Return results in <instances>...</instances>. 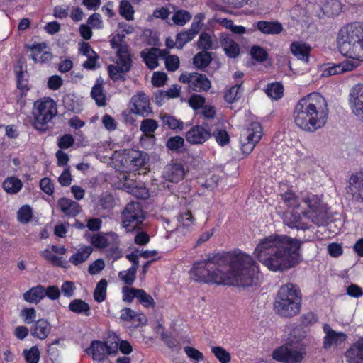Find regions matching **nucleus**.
<instances>
[{"instance_id": "obj_1", "label": "nucleus", "mask_w": 363, "mask_h": 363, "mask_svg": "<svg viewBox=\"0 0 363 363\" xmlns=\"http://www.w3.org/2000/svg\"><path fill=\"white\" fill-rule=\"evenodd\" d=\"M258 273L257 262L240 250L198 261L190 272L191 278L197 282L243 287L255 284Z\"/></svg>"}, {"instance_id": "obj_2", "label": "nucleus", "mask_w": 363, "mask_h": 363, "mask_svg": "<svg viewBox=\"0 0 363 363\" xmlns=\"http://www.w3.org/2000/svg\"><path fill=\"white\" fill-rule=\"evenodd\" d=\"M300 244L286 235L272 234L259 240L253 254L270 271H284L300 262Z\"/></svg>"}, {"instance_id": "obj_3", "label": "nucleus", "mask_w": 363, "mask_h": 363, "mask_svg": "<svg viewBox=\"0 0 363 363\" xmlns=\"http://www.w3.org/2000/svg\"><path fill=\"white\" fill-rule=\"evenodd\" d=\"M329 109L325 99L319 93H311L302 97L295 106L293 118L301 130L313 133L325 126Z\"/></svg>"}, {"instance_id": "obj_4", "label": "nucleus", "mask_w": 363, "mask_h": 363, "mask_svg": "<svg viewBox=\"0 0 363 363\" xmlns=\"http://www.w3.org/2000/svg\"><path fill=\"white\" fill-rule=\"evenodd\" d=\"M300 213L296 214L287 212L284 215V223L291 228L306 230L308 225L303 221V218L311 220L317 225H325L329 216L326 205L317 194L306 192L302 194Z\"/></svg>"}, {"instance_id": "obj_5", "label": "nucleus", "mask_w": 363, "mask_h": 363, "mask_svg": "<svg viewBox=\"0 0 363 363\" xmlns=\"http://www.w3.org/2000/svg\"><path fill=\"white\" fill-rule=\"evenodd\" d=\"M340 52L348 58L362 60L363 52V25L352 23L342 28L337 35Z\"/></svg>"}, {"instance_id": "obj_6", "label": "nucleus", "mask_w": 363, "mask_h": 363, "mask_svg": "<svg viewBox=\"0 0 363 363\" xmlns=\"http://www.w3.org/2000/svg\"><path fill=\"white\" fill-rule=\"evenodd\" d=\"M301 293L298 287L291 283L282 286L277 293L274 307L283 317H293L300 312Z\"/></svg>"}, {"instance_id": "obj_7", "label": "nucleus", "mask_w": 363, "mask_h": 363, "mask_svg": "<svg viewBox=\"0 0 363 363\" xmlns=\"http://www.w3.org/2000/svg\"><path fill=\"white\" fill-rule=\"evenodd\" d=\"M125 38V34L118 30L110 35L111 48L117 49L116 65L108 67L109 76L114 81L120 79L122 74L128 72L131 67L130 54L128 45L124 43Z\"/></svg>"}, {"instance_id": "obj_8", "label": "nucleus", "mask_w": 363, "mask_h": 363, "mask_svg": "<svg viewBox=\"0 0 363 363\" xmlns=\"http://www.w3.org/2000/svg\"><path fill=\"white\" fill-rule=\"evenodd\" d=\"M57 114L55 101L50 97H44L34 102L32 110L33 125L39 130H45V126Z\"/></svg>"}, {"instance_id": "obj_9", "label": "nucleus", "mask_w": 363, "mask_h": 363, "mask_svg": "<svg viewBox=\"0 0 363 363\" xmlns=\"http://www.w3.org/2000/svg\"><path fill=\"white\" fill-rule=\"evenodd\" d=\"M305 354V347L301 341L291 340L276 348L272 352V357L285 363H300Z\"/></svg>"}, {"instance_id": "obj_10", "label": "nucleus", "mask_w": 363, "mask_h": 363, "mask_svg": "<svg viewBox=\"0 0 363 363\" xmlns=\"http://www.w3.org/2000/svg\"><path fill=\"white\" fill-rule=\"evenodd\" d=\"M145 213L138 202L128 203L121 212V226L128 233L133 232L142 225Z\"/></svg>"}, {"instance_id": "obj_11", "label": "nucleus", "mask_w": 363, "mask_h": 363, "mask_svg": "<svg viewBox=\"0 0 363 363\" xmlns=\"http://www.w3.org/2000/svg\"><path fill=\"white\" fill-rule=\"evenodd\" d=\"M118 349V337L113 335L106 342L102 341H93L90 347L86 352L91 355L94 361L102 362L108 354H116Z\"/></svg>"}, {"instance_id": "obj_12", "label": "nucleus", "mask_w": 363, "mask_h": 363, "mask_svg": "<svg viewBox=\"0 0 363 363\" xmlns=\"http://www.w3.org/2000/svg\"><path fill=\"white\" fill-rule=\"evenodd\" d=\"M262 134V128L257 122L251 123L247 128L244 129L240 138L242 153L249 155L260 140Z\"/></svg>"}, {"instance_id": "obj_13", "label": "nucleus", "mask_w": 363, "mask_h": 363, "mask_svg": "<svg viewBox=\"0 0 363 363\" xmlns=\"http://www.w3.org/2000/svg\"><path fill=\"white\" fill-rule=\"evenodd\" d=\"M90 242L96 248L110 247L109 255L112 256L114 259L120 257V251L118 247V235L116 233L110 232L106 234H95L91 237Z\"/></svg>"}, {"instance_id": "obj_14", "label": "nucleus", "mask_w": 363, "mask_h": 363, "mask_svg": "<svg viewBox=\"0 0 363 363\" xmlns=\"http://www.w3.org/2000/svg\"><path fill=\"white\" fill-rule=\"evenodd\" d=\"M179 81L188 84L191 89L197 92L207 91L211 87V82L208 77L197 72L182 74Z\"/></svg>"}, {"instance_id": "obj_15", "label": "nucleus", "mask_w": 363, "mask_h": 363, "mask_svg": "<svg viewBox=\"0 0 363 363\" xmlns=\"http://www.w3.org/2000/svg\"><path fill=\"white\" fill-rule=\"evenodd\" d=\"M323 330L325 333L323 347L325 350L337 348L347 341V335L345 333L333 330L328 324L323 325Z\"/></svg>"}, {"instance_id": "obj_16", "label": "nucleus", "mask_w": 363, "mask_h": 363, "mask_svg": "<svg viewBox=\"0 0 363 363\" xmlns=\"http://www.w3.org/2000/svg\"><path fill=\"white\" fill-rule=\"evenodd\" d=\"M349 106L352 113L359 118L363 117V85L357 84L350 91Z\"/></svg>"}, {"instance_id": "obj_17", "label": "nucleus", "mask_w": 363, "mask_h": 363, "mask_svg": "<svg viewBox=\"0 0 363 363\" xmlns=\"http://www.w3.org/2000/svg\"><path fill=\"white\" fill-rule=\"evenodd\" d=\"M362 60L347 59L340 63L334 64L325 67L322 73V76L328 77L332 75L342 74L345 72H351L360 66Z\"/></svg>"}, {"instance_id": "obj_18", "label": "nucleus", "mask_w": 363, "mask_h": 363, "mask_svg": "<svg viewBox=\"0 0 363 363\" xmlns=\"http://www.w3.org/2000/svg\"><path fill=\"white\" fill-rule=\"evenodd\" d=\"M204 18L202 13H199L194 22L191 23V28L184 32L179 33L176 36V47L182 49L184 45L190 42L197 35L201 29V22Z\"/></svg>"}, {"instance_id": "obj_19", "label": "nucleus", "mask_w": 363, "mask_h": 363, "mask_svg": "<svg viewBox=\"0 0 363 363\" xmlns=\"http://www.w3.org/2000/svg\"><path fill=\"white\" fill-rule=\"evenodd\" d=\"M66 252L67 249L64 246L51 245L43 250L41 255L47 262L52 265L67 269L68 268V262L56 255V254L63 255Z\"/></svg>"}, {"instance_id": "obj_20", "label": "nucleus", "mask_w": 363, "mask_h": 363, "mask_svg": "<svg viewBox=\"0 0 363 363\" xmlns=\"http://www.w3.org/2000/svg\"><path fill=\"white\" fill-rule=\"evenodd\" d=\"M130 105L131 111L135 114L146 117L152 113L149 98L144 93L139 92L134 95L131 99Z\"/></svg>"}, {"instance_id": "obj_21", "label": "nucleus", "mask_w": 363, "mask_h": 363, "mask_svg": "<svg viewBox=\"0 0 363 363\" xmlns=\"http://www.w3.org/2000/svg\"><path fill=\"white\" fill-rule=\"evenodd\" d=\"M148 160L149 157L146 152L130 150L125 157V162L128 164L125 169L129 172H135L145 166Z\"/></svg>"}, {"instance_id": "obj_22", "label": "nucleus", "mask_w": 363, "mask_h": 363, "mask_svg": "<svg viewBox=\"0 0 363 363\" xmlns=\"http://www.w3.org/2000/svg\"><path fill=\"white\" fill-rule=\"evenodd\" d=\"M72 255L69 258L68 263H71L75 267H79L86 262L91 253L93 247L91 245H79L77 247L71 248Z\"/></svg>"}, {"instance_id": "obj_23", "label": "nucleus", "mask_w": 363, "mask_h": 363, "mask_svg": "<svg viewBox=\"0 0 363 363\" xmlns=\"http://www.w3.org/2000/svg\"><path fill=\"white\" fill-rule=\"evenodd\" d=\"M28 47L31 52L30 57L35 63H47L52 58V55L45 43L33 44Z\"/></svg>"}, {"instance_id": "obj_24", "label": "nucleus", "mask_w": 363, "mask_h": 363, "mask_svg": "<svg viewBox=\"0 0 363 363\" xmlns=\"http://www.w3.org/2000/svg\"><path fill=\"white\" fill-rule=\"evenodd\" d=\"M211 136L210 130L202 125H195L186 133L187 142L191 144H203Z\"/></svg>"}, {"instance_id": "obj_25", "label": "nucleus", "mask_w": 363, "mask_h": 363, "mask_svg": "<svg viewBox=\"0 0 363 363\" xmlns=\"http://www.w3.org/2000/svg\"><path fill=\"white\" fill-rule=\"evenodd\" d=\"M185 175L184 167L181 164L172 163L167 165L163 172V177L165 180L177 183L182 181Z\"/></svg>"}, {"instance_id": "obj_26", "label": "nucleus", "mask_w": 363, "mask_h": 363, "mask_svg": "<svg viewBox=\"0 0 363 363\" xmlns=\"http://www.w3.org/2000/svg\"><path fill=\"white\" fill-rule=\"evenodd\" d=\"M345 358L348 363H362L363 340L359 339L352 344L345 352Z\"/></svg>"}, {"instance_id": "obj_27", "label": "nucleus", "mask_w": 363, "mask_h": 363, "mask_svg": "<svg viewBox=\"0 0 363 363\" xmlns=\"http://www.w3.org/2000/svg\"><path fill=\"white\" fill-rule=\"evenodd\" d=\"M363 189V174L359 172L353 174L349 181L347 192L352 195V197L359 200L362 199V191Z\"/></svg>"}, {"instance_id": "obj_28", "label": "nucleus", "mask_w": 363, "mask_h": 363, "mask_svg": "<svg viewBox=\"0 0 363 363\" xmlns=\"http://www.w3.org/2000/svg\"><path fill=\"white\" fill-rule=\"evenodd\" d=\"M178 223L176 230L178 233L186 234L192 229L195 220L189 211H185L179 213Z\"/></svg>"}, {"instance_id": "obj_29", "label": "nucleus", "mask_w": 363, "mask_h": 363, "mask_svg": "<svg viewBox=\"0 0 363 363\" xmlns=\"http://www.w3.org/2000/svg\"><path fill=\"white\" fill-rule=\"evenodd\" d=\"M292 54L298 60L308 63L311 48L301 41L293 42L290 47Z\"/></svg>"}, {"instance_id": "obj_30", "label": "nucleus", "mask_w": 363, "mask_h": 363, "mask_svg": "<svg viewBox=\"0 0 363 363\" xmlns=\"http://www.w3.org/2000/svg\"><path fill=\"white\" fill-rule=\"evenodd\" d=\"M51 330L50 323L45 319H39L30 329L31 335L40 340L45 339Z\"/></svg>"}, {"instance_id": "obj_31", "label": "nucleus", "mask_w": 363, "mask_h": 363, "mask_svg": "<svg viewBox=\"0 0 363 363\" xmlns=\"http://www.w3.org/2000/svg\"><path fill=\"white\" fill-rule=\"evenodd\" d=\"M162 51L157 48L145 49L141 52L146 65L150 69H155L158 66V58Z\"/></svg>"}, {"instance_id": "obj_32", "label": "nucleus", "mask_w": 363, "mask_h": 363, "mask_svg": "<svg viewBox=\"0 0 363 363\" xmlns=\"http://www.w3.org/2000/svg\"><path fill=\"white\" fill-rule=\"evenodd\" d=\"M58 206L60 210L68 216H75L81 210L79 205L77 202L65 198L59 200Z\"/></svg>"}, {"instance_id": "obj_33", "label": "nucleus", "mask_w": 363, "mask_h": 363, "mask_svg": "<svg viewBox=\"0 0 363 363\" xmlns=\"http://www.w3.org/2000/svg\"><path fill=\"white\" fill-rule=\"evenodd\" d=\"M45 287L42 285H38L24 293L23 298L27 302L38 303L45 297Z\"/></svg>"}, {"instance_id": "obj_34", "label": "nucleus", "mask_w": 363, "mask_h": 363, "mask_svg": "<svg viewBox=\"0 0 363 363\" xmlns=\"http://www.w3.org/2000/svg\"><path fill=\"white\" fill-rule=\"evenodd\" d=\"M257 29L264 34H279L283 30L282 25L277 21H260L257 23Z\"/></svg>"}, {"instance_id": "obj_35", "label": "nucleus", "mask_w": 363, "mask_h": 363, "mask_svg": "<svg viewBox=\"0 0 363 363\" xmlns=\"http://www.w3.org/2000/svg\"><path fill=\"white\" fill-rule=\"evenodd\" d=\"M221 45L228 57L235 58L240 54L239 45L229 36L222 39Z\"/></svg>"}, {"instance_id": "obj_36", "label": "nucleus", "mask_w": 363, "mask_h": 363, "mask_svg": "<svg viewBox=\"0 0 363 363\" xmlns=\"http://www.w3.org/2000/svg\"><path fill=\"white\" fill-rule=\"evenodd\" d=\"M22 182L14 177H8L3 183L4 190L9 194H16L22 188Z\"/></svg>"}, {"instance_id": "obj_37", "label": "nucleus", "mask_w": 363, "mask_h": 363, "mask_svg": "<svg viewBox=\"0 0 363 363\" xmlns=\"http://www.w3.org/2000/svg\"><path fill=\"white\" fill-rule=\"evenodd\" d=\"M323 11L328 16H337L342 11V4L338 0H329L323 5Z\"/></svg>"}, {"instance_id": "obj_38", "label": "nucleus", "mask_w": 363, "mask_h": 363, "mask_svg": "<svg viewBox=\"0 0 363 363\" xmlns=\"http://www.w3.org/2000/svg\"><path fill=\"white\" fill-rule=\"evenodd\" d=\"M69 309L75 313H83L86 315L90 314V306L82 299H74L69 304Z\"/></svg>"}, {"instance_id": "obj_39", "label": "nucleus", "mask_w": 363, "mask_h": 363, "mask_svg": "<svg viewBox=\"0 0 363 363\" xmlns=\"http://www.w3.org/2000/svg\"><path fill=\"white\" fill-rule=\"evenodd\" d=\"M265 92L269 97L274 100H278L284 94V87L279 82H274L267 84Z\"/></svg>"}, {"instance_id": "obj_40", "label": "nucleus", "mask_w": 363, "mask_h": 363, "mask_svg": "<svg viewBox=\"0 0 363 363\" xmlns=\"http://www.w3.org/2000/svg\"><path fill=\"white\" fill-rule=\"evenodd\" d=\"M91 95L99 106H103L106 104V96L103 91L102 84L99 80H97L96 84L93 86Z\"/></svg>"}, {"instance_id": "obj_41", "label": "nucleus", "mask_w": 363, "mask_h": 363, "mask_svg": "<svg viewBox=\"0 0 363 363\" xmlns=\"http://www.w3.org/2000/svg\"><path fill=\"white\" fill-rule=\"evenodd\" d=\"M108 283L105 279H101L96 284L94 291V298L98 303H101L106 298Z\"/></svg>"}, {"instance_id": "obj_42", "label": "nucleus", "mask_w": 363, "mask_h": 363, "mask_svg": "<svg viewBox=\"0 0 363 363\" xmlns=\"http://www.w3.org/2000/svg\"><path fill=\"white\" fill-rule=\"evenodd\" d=\"M137 175L135 174L121 173L118 177L119 179V187L126 191V186H135L138 184Z\"/></svg>"}, {"instance_id": "obj_43", "label": "nucleus", "mask_w": 363, "mask_h": 363, "mask_svg": "<svg viewBox=\"0 0 363 363\" xmlns=\"http://www.w3.org/2000/svg\"><path fill=\"white\" fill-rule=\"evenodd\" d=\"M211 60V54L203 50L195 55L194 57V65L199 69L205 68L210 64Z\"/></svg>"}, {"instance_id": "obj_44", "label": "nucleus", "mask_w": 363, "mask_h": 363, "mask_svg": "<svg viewBox=\"0 0 363 363\" xmlns=\"http://www.w3.org/2000/svg\"><path fill=\"white\" fill-rule=\"evenodd\" d=\"M160 118L162 121L163 125H167L170 129L182 130L184 128V123L172 116L160 114Z\"/></svg>"}, {"instance_id": "obj_45", "label": "nucleus", "mask_w": 363, "mask_h": 363, "mask_svg": "<svg viewBox=\"0 0 363 363\" xmlns=\"http://www.w3.org/2000/svg\"><path fill=\"white\" fill-rule=\"evenodd\" d=\"M126 191L141 199H145L149 196L147 189L139 182L135 186H126Z\"/></svg>"}, {"instance_id": "obj_46", "label": "nucleus", "mask_w": 363, "mask_h": 363, "mask_svg": "<svg viewBox=\"0 0 363 363\" xmlns=\"http://www.w3.org/2000/svg\"><path fill=\"white\" fill-rule=\"evenodd\" d=\"M137 300L144 308H153L156 306V303L153 298L143 289H139Z\"/></svg>"}, {"instance_id": "obj_47", "label": "nucleus", "mask_w": 363, "mask_h": 363, "mask_svg": "<svg viewBox=\"0 0 363 363\" xmlns=\"http://www.w3.org/2000/svg\"><path fill=\"white\" fill-rule=\"evenodd\" d=\"M211 352L220 363H229L231 360L230 354L222 347H212Z\"/></svg>"}, {"instance_id": "obj_48", "label": "nucleus", "mask_w": 363, "mask_h": 363, "mask_svg": "<svg viewBox=\"0 0 363 363\" xmlns=\"http://www.w3.org/2000/svg\"><path fill=\"white\" fill-rule=\"evenodd\" d=\"M284 203L292 209L300 208L301 202H299L297 196L292 191H287L281 195Z\"/></svg>"}, {"instance_id": "obj_49", "label": "nucleus", "mask_w": 363, "mask_h": 363, "mask_svg": "<svg viewBox=\"0 0 363 363\" xmlns=\"http://www.w3.org/2000/svg\"><path fill=\"white\" fill-rule=\"evenodd\" d=\"M241 85H235L227 90L225 93V100L230 104L238 100L242 95Z\"/></svg>"}, {"instance_id": "obj_50", "label": "nucleus", "mask_w": 363, "mask_h": 363, "mask_svg": "<svg viewBox=\"0 0 363 363\" xmlns=\"http://www.w3.org/2000/svg\"><path fill=\"white\" fill-rule=\"evenodd\" d=\"M184 145V140L181 136H174L168 139L167 147L173 152H181Z\"/></svg>"}, {"instance_id": "obj_51", "label": "nucleus", "mask_w": 363, "mask_h": 363, "mask_svg": "<svg viewBox=\"0 0 363 363\" xmlns=\"http://www.w3.org/2000/svg\"><path fill=\"white\" fill-rule=\"evenodd\" d=\"M120 14L126 20L130 21L133 19L134 10L131 4L127 0L121 1L119 7Z\"/></svg>"}, {"instance_id": "obj_52", "label": "nucleus", "mask_w": 363, "mask_h": 363, "mask_svg": "<svg viewBox=\"0 0 363 363\" xmlns=\"http://www.w3.org/2000/svg\"><path fill=\"white\" fill-rule=\"evenodd\" d=\"M157 128L158 123L155 120L147 118L141 121L140 130L143 134H154Z\"/></svg>"}, {"instance_id": "obj_53", "label": "nucleus", "mask_w": 363, "mask_h": 363, "mask_svg": "<svg viewBox=\"0 0 363 363\" xmlns=\"http://www.w3.org/2000/svg\"><path fill=\"white\" fill-rule=\"evenodd\" d=\"M191 15L185 10H179L176 11L173 16L172 21L174 24L182 26L190 21Z\"/></svg>"}, {"instance_id": "obj_54", "label": "nucleus", "mask_w": 363, "mask_h": 363, "mask_svg": "<svg viewBox=\"0 0 363 363\" xmlns=\"http://www.w3.org/2000/svg\"><path fill=\"white\" fill-rule=\"evenodd\" d=\"M136 271L135 267H130L127 270L121 271L118 277L125 284L131 285L135 279Z\"/></svg>"}, {"instance_id": "obj_55", "label": "nucleus", "mask_w": 363, "mask_h": 363, "mask_svg": "<svg viewBox=\"0 0 363 363\" xmlns=\"http://www.w3.org/2000/svg\"><path fill=\"white\" fill-rule=\"evenodd\" d=\"M24 357L28 363H38L40 359V351L36 346L32 347L29 350H24Z\"/></svg>"}, {"instance_id": "obj_56", "label": "nucleus", "mask_w": 363, "mask_h": 363, "mask_svg": "<svg viewBox=\"0 0 363 363\" xmlns=\"http://www.w3.org/2000/svg\"><path fill=\"white\" fill-rule=\"evenodd\" d=\"M138 291L139 289L123 286L122 288L123 301L127 303H131L134 298H138Z\"/></svg>"}, {"instance_id": "obj_57", "label": "nucleus", "mask_w": 363, "mask_h": 363, "mask_svg": "<svg viewBox=\"0 0 363 363\" xmlns=\"http://www.w3.org/2000/svg\"><path fill=\"white\" fill-rule=\"evenodd\" d=\"M155 141L154 134H143L140 138V145L144 149L151 150L155 146Z\"/></svg>"}, {"instance_id": "obj_58", "label": "nucleus", "mask_w": 363, "mask_h": 363, "mask_svg": "<svg viewBox=\"0 0 363 363\" xmlns=\"http://www.w3.org/2000/svg\"><path fill=\"white\" fill-rule=\"evenodd\" d=\"M205 102L206 99L203 96L196 94H194L188 99L189 105L194 111H197L200 108H202L204 106Z\"/></svg>"}, {"instance_id": "obj_59", "label": "nucleus", "mask_w": 363, "mask_h": 363, "mask_svg": "<svg viewBox=\"0 0 363 363\" xmlns=\"http://www.w3.org/2000/svg\"><path fill=\"white\" fill-rule=\"evenodd\" d=\"M32 209L28 206H23L18 211V219L21 223H27L32 217Z\"/></svg>"}, {"instance_id": "obj_60", "label": "nucleus", "mask_w": 363, "mask_h": 363, "mask_svg": "<svg viewBox=\"0 0 363 363\" xmlns=\"http://www.w3.org/2000/svg\"><path fill=\"white\" fill-rule=\"evenodd\" d=\"M197 45L199 48L203 49L204 51L212 49L213 43L210 35L205 33H201L198 40Z\"/></svg>"}, {"instance_id": "obj_61", "label": "nucleus", "mask_w": 363, "mask_h": 363, "mask_svg": "<svg viewBox=\"0 0 363 363\" xmlns=\"http://www.w3.org/2000/svg\"><path fill=\"white\" fill-rule=\"evenodd\" d=\"M74 143V138L70 134H65L58 138L57 145L62 149H68L71 147Z\"/></svg>"}, {"instance_id": "obj_62", "label": "nucleus", "mask_w": 363, "mask_h": 363, "mask_svg": "<svg viewBox=\"0 0 363 363\" xmlns=\"http://www.w3.org/2000/svg\"><path fill=\"white\" fill-rule=\"evenodd\" d=\"M184 350L187 355L188 357H189L191 359L199 362L203 361L204 359L203 354L199 351L197 349L194 347H191L189 346L184 347Z\"/></svg>"}, {"instance_id": "obj_63", "label": "nucleus", "mask_w": 363, "mask_h": 363, "mask_svg": "<svg viewBox=\"0 0 363 363\" xmlns=\"http://www.w3.org/2000/svg\"><path fill=\"white\" fill-rule=\"evenodd\" d=\"M87 23L91 28L101 29L103 28V21L101 15L98 13L91 15L87 20Z\"/></svg>"}, {"instance_id": "obj_64", "label": "nucleus", "mask_w": 363, "mask_h": 363, "mask_svg": "<svg viewBox=\"0 0 363 363\" xmlns=\"http://www.w3.org/2000/svg\"><path fill=\"white\" fill-rule=\"evenodd\" d=\"M21 316L25 323L30 324L36 318V311L33 308H24L21 311Z\"/></svg>"}]
</instances>
